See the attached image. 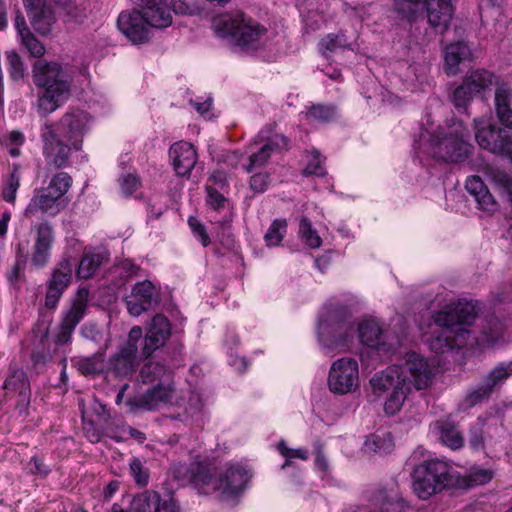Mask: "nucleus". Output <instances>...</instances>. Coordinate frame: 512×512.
<instances>
[{
	"mask_svg": "<svg viewBox=\"0 0 512 512\" xmlns=\"http://www.w3.org/2000/svg\"><path fill=\"white\" fill-rule=\"evenodd\" d=\"M72 177L66 172L55 174L45 188L35 189L24 210V217L32 225L34 235L31 265L44 268L50 260L51 249L55 241L53 225L44 217H55L67 206L64 196L72 186Z\"/></svg>",
	"mask_w": 512,
	"mask_h": 512,
	"instance_id": "1",
	"label": "nucleus"
},
{
	"mask_svg": "<svg viewBox=\"0 0 512 512\" xmlns=\"http://www.w3.org/2000/svg\"><path fill=\"white\" fill-rule=\"evenodd\" d=\"M32 80L39 89L34 107L42 117L56 111L71 95L73 77L68 68L58 62L36 60L32 66Z\"/></svg>",
	"mask_w": 512,
	"mask_h": 512,
	"instance_id": "2",
	"label": "nucleus"
},
{
	"mask_svg": "<svg viewBox=\"0 0 512 512\" xmlns=\"http://www.w3.org/2000/svg\"><path fill=\"white\" fill-rule=\"evenodd\" d=\"M477 302L459 300L451 303L443 310L434 315V322L438 327L443 328V334L432 341V349L436 352H444L445 349L453 347L454 337H463L469 333L465 326L474 323L478 316Z\"/></svg>",
	"mask_w": 512,
	"mask_h": 512,
	"instance_id": "3",
	"label": "nucleus"
},
{
	"mask_svg": "<svg viewBox=\"0 0 512 512\" xmlns=\"http://www.w3.org/2000/svg\"><path fill=\"white\" fill-rule=\"evenodd\" d=\"M354 330V323L346 306L328 303L323 307L318 318L317 334L324 347L347 346Z\"/></svg>",
	"mask_w": 512,
	"mask_h": 512,
	"instance_id": "4",
	"label": "nucleus"
},
{
	"mask_svg": "<svg viewBox=\"0 0 512 512\" xmlns=\"http://www.w3.org/2000/svg\"><path fill=\"white\" fill-rule=\"evenodd\" d=\"M374 396L381 397L388 393L384 404L387 415L393 416L400 411L410 393V383L401 366L392 365L376 372L369 380Z\"/></svg>",
	"mask_w": 512,
	"mask_h": 512,
	"instance_id": "5",
	"label": "nucleus"
},
{
	"mask_svg": "<svg viewBox=\"0 0 512 512\" xmlns=\"http://www.w3.org/2000/svg\"><path fill=\"white\" fill-rule=\"evenodd\" d=\"M212 26L217 36L244 50L255 49L266 33L264 27L246 19L243 13L219 15L213 19Z\"/></svg>",
	"mask_w": 512,
	"mask_h": 512,
	"instance_id": "6",
	"label": "nucleus"
},
{
	"mask_svg": "<svg viewBox=\"0 0 512 512\" xmlns=\"http://www.w3.org/2000/svg\"><path fill=\"white\" fill-rule=\"evenodd\" d=\"M467 136V133L458 130L455 132L438 131L429 135L424 145L415 141L414 148L423 150L432 158L446 163H462L473 150V146L465 140Z\"/></svg>",
	"mask_w": 512,
	"mask_h": 512,
	"instance_id": "7",
	"label": "nucleus"
},
{
	"mask_svg": "<svg viewBox=\"0 0 512 512\" xmlns=\"http://www.w3.org/2000/svg\"><path fill=\"white\" fill-rule=\"evenodd\" d=\"M412 479L414 493L426 500L452 484L451 466L439 459L426 460L414 468Z\"/></svg>",
	"mask_w": 512,
	"mask_h": 512,
	"instance_id": "8",
	"label": "nucleus"
},
{
	"mask_svg": "<svg viewBox=\"0 0 512 512\" xmlns=\"http://www.w3.org/2000/svg\"><path fill=\"white\" fill-rule=\"evenodd\" d=\"M40 137L43 144V155L48 167L54 169L66 168L70 165L72 150L81 149V141L65 140L56 130L54 125L45 122L40 129Z\"/></svg>",
	"mask_w": 512,
	"mask_h": 512,
	"instance_id": "9",
	"label": "nucleus"
},
{
	"mask_svg": "<svg viewBox=\"0 0 512 512\" xmlns=\"http://www.w3.org/2000/svg\"><path fill=\"white\" fill-rule=\"evenodd\" d=\"M478 145L494 154L512 159V133L483 118L473 120Z\"/></svg>",
	"mask_w": 512,
	"mask_h": 512,
	"instance_id": "10",
	"label": "nucleus"
},
{
	"mask_svg": "<svg viewBox=\"0 0 512 512\" xmlns=\"http://www.w3.org/2000/svg\"><path fill=\"white\" fill-rule=\"evenodd\" d=\"M511 376L512 361L498 363L487 373L480 384L469 390L462 406L468 409L488 400L494 392L501 389Z\"/></svg>",
	"mask_w": 512,
	"mask_h": 512,
	"instance_id": "11",
	"label": "nucleus"
},
{
	"mask_svg": "<svg viewBox=\"0 0 512 512\" xmlns=\"http://www.w3.org/2000/svg\"><path fill=\"white\" fill-rule=\"evenodd\" d=\"M358 333L361 343L374 349L383 358H388L397 347L402 345V340L398 335L383 330L380 323L374 319L359 323Z\"/></svg>",
	"mask_w": 512,
	"mask_h": 512,
	"instance_id": "12",
	"label": "nucleus"
},
{
	"mask_svg": "<svg viewBox=\"0 0 512 512\" xmlns=\"http://www.w3.org/2000/svg\"><path fill=\"white\" fill-rule=\"evenodd\" d=\"M401 368L404 370L407 382L410 383V391L412 387L416 390L429 388L437 373L435 359L426 358L415 351L406 353L405 361Z\"/></svg>",
	"mask_w": 512,
	"mask_h": 512,
	"instance_id": "13",
	"label": "nucleus"
},
{
	"mask_svg": "<svg viewBox=\"0 0 512 512\" xmlns=\"http://www.w3.org/2000/svg\"><path fill=\"white\" fill-rule=\"evenodd\" d=\"M328 386L332 393L344 395L354 392L359 386V369L355 359L344 357L331 365Z\"/></svg>",
	"mask_w": 512,
	"mask_h": 512,
	"instance_id": "14",
	"label": "nucleus"
},
{
	"mask_svg": "<svg viewBox=\"0 0 512 512\" xmlns=\"http://www.w3.org/2000/svg\"><path fill=\"white\" fill-rule=\"evenodd\" d=\"M88 291L80 289L70 308L65 312L55 337L57 345H66L70 343L72 334L85 315L88 302Z\"/></svg>",
	"mask_w": 512,
	"mask_h": 512,
	"instance_id": "15",
	"label": "nucleus"
},
{
	"mask_svg": "<svg viewBox=\"0 0 512 512\" xmlns=\"http://www.w3.org/2000/svg\"><path fill=\"white\" fill-rule=\"evenodd\" d=\"M174 385L171 379H164L152 387L148 388L143 394L133 399H129L127 404L131 410L141 409L151 411L162 404L169 403L174 396Z\"/></svg>",
	"mask_w": 512,
	"mask_h": 512,
	"instance_id": "16",
	"label": "nucleus"
},
{
	"mask_svg": "<svg viewBox=\"0 0 512 512\" xmlns=\"http://www.w3.org/2000/svg\"><path fill=\"white\" fill-rule=\"evenodd\" d=\"M73 265L68 259H63L53 269L47 282L45 306L53 309L57 306L64 291L72 282Z\"/></svg>",
	"mask_w": 512,
	"mask_h": 512,
	"instance_id": "17",
	"label": "nucleus"
},
{
	"mask_svg": "<svg viewBox=\"0 0 512 512\" xmlns=\"http://www.w3.org/2000/svg\"><path fill=\"white\" fill-rule=\"evenodd\" d=\"M159 292L155 285L149 280L137 282L131 294L125 297L124 301L128 312L132 316H139L143 312L158 304Z\"/></svg>",
	"mask_w": 512,
	"mask_h": 512,
	"instance_id": "18",
	"label": "nucleus"
},
{
	"mask_svg": "<svg viewBox=\"0 0 512 512\" xmlns=\"http://www.w3.org/2000/svg\"><path fill=\"white\" fill-rule=\"evenodd\" d=\"M170 335L171 324L169 319L163 314L155 315L144 337L140 352L141 357L147 358L151 356L154 351L161 348L166 343Z\"/></svg>",
	"mask_w": 512,
	"mask_h": 512,
	"instance_id": "19",
	"label": "nucleus"
},
{
	"mask_svg": "<svg viewBox=\"0 0 512 512\" xmlns=\"http://www.w3.org/2000/svg\"><path fill=\"white\" fill-rule=\"evenodd\" d=\"M251 476V473L241 465H231L217 478L214 490L226 498L237 496L244 491Z\"/></svg>",
	"mask_w": 512,
	"mask_h": 512,
	"instance_id": "20",
	"label": "nucleus"
},
{
	"mask_svg": "<svg viewBox=\"0 0 512 512\" xmlns=\"http://www.w3.org/2000/svg\"><path fill=\"white\" fill-rule=\"evenodd\" d=\"M119 30L133 43L141 44L149 40V28L140 10L122 12L117 20Z\"/></svg>",
	"mask_w": 512,
	"mask_h": 512,
	"instance_id": "21",
	"label": "nucleus"
},
{
	"mask_svg": "<svg viewBox=\"0 0 512 512\" xmlns=\"http://www.w3.org/2000/svg\"><path fill=\"white\" fill-rule=\"evenodd\" d=\"M89 115L82 110L66 112L58 122L57 132L68 141H81L88 131Z\"/></svg>",
	"mask_w": 512,
	"mask_h": 512,
	"instance_id": "22",
	"label": "nucleus"
},
{
	"mask_svg": "<svg viewBox=\"0 0 512 512\" xmlns=\"http://www.w3.org/2000/svg\"><path fill=\"white\" fill-rule=\"evenodd\" d=\"M139 365L138 352L133 351L131 345H122L107 362V371L119 378L133 375Z\"/></svg>",
	"mask_w": 512,
	"mask_h": 512,
	"instance_id": "23",
	"label": "nucleus"
},
{
	"mask_svg": "<svg viewBox=\"0 0 512 512\" xmlns=\"http://www.w3.org/2000/svg\"><path fill=\"white\" fill-rule=\"evenodd\" d=\"M140 9L150 27L162 29L172 24L168 0H142Z\"/></svg>",
	"mask_w": 512,
	"mask_h": 512,
	"instance_id": "24",
	"label": "nucleus"
},
{
	"mask_svg": "<svg viewBox=\"0 0 512 512\" xmlns=\"http://www.w3.org/2000/svg\"><path fill=\"white\" fill-rule=\"evenodd\" d=\"M25 8L30 11V23L41 35L50 33L55 16L52 9L43 0H23Z\"/></svg>",
	"mask_w": 512,
	"mask_h": 512,
	"instance_id": "25",
	"label": "nucleus"
},
{
	"mask_svg": "<svg viewBox=\"0 0 512 512\" xmlns=\"http://www.w3.org/2000/svg\"><path fill=\"white\" fill-rule=\"evenodd\" d=\"M170 157L178 176H189L197 161V153L191 143L180 141L170 148Z\"/></svg>",
	"mask_w": 512,
	"mask_h": 512,
	"instance_id": "26",
	"label": "nucleus"
},
{
	"mask_svg": "<svg viewBox=\"0 0 512 512\" xmlns=\"http://www.w3.org/2000/svg\"><path fill=\"white\" fill-rule=\"evenodd\" d=\"M430 27L439 34H443L449 28L453 16L451 0L431 1L425 8Z\"/></svg>",
	"mask_w": 512,
	"mask_h": 512,
	"instance_id": "27",
	"label": "nucleus"
},
{
	"mask_svg": "<svg viewBox=\"0 0 512 512\" xmlns=\"http://www.w3.org/2000/svg\"><path fill=\"white\" fill-rule=\"evenodd\" d=\"M512 88L508 83H496L494 95V109L501 125L512 129Z\"/></svg>",
	"mask_w": 512,
	"mask_h": 512,
	"instance_id": "28",
	"label": "nucleus"
},
{
	"mask_svg": "<svg viewBox=\"0 0 512 512\" xmlns=\"http://www.w3.org/2000/svg\"><path fill=\"white\" fill-rule=\"evenodd\" d=\"M288 138L284 135L275 134L268 138L267 142L258 150L249 156V163L244 168L250 173L255 168L263 167L269 161L272 152L287 148Z\"/></svg>",
	"mask_w": 512,
	"mask_h": 512,
	"instance_id": "29",
	"label": "nucleus"
},
{
	"mask_svg": "<svg viewBox=\"0 0 512 512\" xmlns=\"http://www.w3.org/2000/svg\"><path fill=\"white\" fill-rule=\"evenodd\" d=\"M465 188L474 198L477 207L492 213L498 209V203L479 176H471L466 180Z\"/></svg>",
	"mask_w": 512,
	"mask_h": 512,
	"instance_id": "30",
	"label": "nucleus"
},
{
	"mask_svg": "<svg viewBox=\"0 0 512 512\" xmlns=\"http://www.w3.org/2000/svg\"><path fill=\"white\" fill-rule=\"evenodd\" d=\"M472 52L467 43L458 41L449 44L445 48V70L449 75H455L458 72V67L462 62L470 60Z\"/></svg>",
	"mask_w": 512,
	"mask_h": 512,
	"instance_id": "31",
	"label": "nucleus"
},
{
	"mask_svg": "<svg viewBox=\"0 0 512 512\" xmlns=\"http://www.w3.org/2000/svg\"><path fill=\"white\" fill-rule=\"evenodd\" d=\"M507 340V326L504 321L491 317L486 320L478 341L486 346L502 344Z\"/></svg>",
	"mask_w": 512,
	"mask_h": 512,
	"instance_id": "32",
	"label": "nucleus"
},
{
	"mask_svg": "<svg viewBox=\"0 0 512 512\" xmlns=\"http://www.w3.org/2000/svg\"><path fill=\"white\" fill-rule=\"evenodd\" d=\"M372 505V512H410L409 506L395 493H389L387 490L377 491L373 496Z\"/></svg>",
	"mask_w": 512,
	"mask_h": 512,
	"instance_id": "33",
	"label": "nucleus"
},
{
	"mask_svg": "<svg viewBox=\"0 0 512 512\" xmlns=\"http://www.w3.org/2000/svg\"><path fill=\"white\" fill-rule=\"evenodd\" d=\"M4 389L9 392H17L21 402H28L30 397V385L26 373L21 369L11 370L6 378Z\"/></svg>",
	"mask_w": 512,
	"mask_h": 512,
	"instance_id": "34",
	"label": "nucleus"
},
{
	"mask_svg": "<svg viewBox=\"0 0 512 512\" xmlns=\"http://www.w3.org/2000/svg\"><path fill=\"white\" fill-rule=\"evenodd\" d=\"M190 474V481L199 488L211 486L214 490L217 479L214 478L211 465L204 463H192L187 470Z\"/></svg>",
	"mask_w": 512,
	"mask_h": 512,
	"instance_id": "35",
	"label": "nucleus"
},
{
	"mask_svg": "<svg viewBox=\"0 0 512 512\" xmlns=\"http://www.w3.org/2000/svg\"><path fill=\"white\" fill-rule=\"evenodd\" d=\"M78 371L85 376H95L105 370L104 352H96L88 357H80L74 360Z\"/></svg>",
	"mask_w": 512,
	"mask_h": 512,
	"instance_id": "36",
	"label": "nucleus"
},
{
	"mask_svg": "<svg viewBox=\"0 0 512 512\" xmlns=\"http://www.w3.org/2000/svg\"><path fill=\"white\" fill-rule=\"evenodd\" d=\"M394 443L388 432L374 433L367 436L364 442L365 452L387 454L393 450Z\"/></svg>",
	"mask_w": 512,
	"mask_h": 512,
	"instance_id": "37",
	"label": "nucleus"
},
{
	"mask_svg": "<svg viewBox=\"0 0 512 512\" xmlns=\"http://www.w3.org/2000/svg\"><path fill=\"white\" fill-rule=\"evenodd\" d=\"M350 43L346 35L342 32L328 34L323 37L319 43V51L325 56L336 53L339 50L350 49Z\"/></svg>",
	"mask_w": 512,
	"mask_h": 512,
	"instance_id": "38",
	"label": "nucleus"
},
{
	"mask_svg": "<svg viewBox=\"0 0 512 512\" xmlns=\"http://www.w3.org/2000/svg\"><path fill=\"white\" fill-rule=\"evenodd\" d=\"M131 508L135 512H156L159 508V494L146 490L134 496Z\"/></svg>",
	"mask_w": 512,
	"mask_h": 512,
	"instance_id": "39",
	"label": "nucleus"
},
{
	"mask_svg": "<svg viewBox=\"0 0 512 512\" xmlns=\"http://www.w3.org/2000/svg\"><path fill=\"white\" fill-rule=\"evenodd\" d=\"M495 80L494 73L484 69L476 70L465 78L476 95L490 88L494 83L496 84Z\"/></svg>",
	"mask_w": 512,
	"mask_h": 512,
	"instance_id": "40",
	"label": "nucleus"
},
{
	"mask_svg": "<svg viewBox=\"0 0 512 512\" xmlns=\"http://www.w3.org/2000/svg\"><path fill=\"white\" fill-rule=\"evenodd\" d=\"M104 256L100 253H86L80 260L76 274L81 279H89L103 263Z\"/></svg>",
	"mask_w": 512,
	"mask_h": 512,
	"instance_id": "41",
	"label": "nucleus"
},
{
	"mask_svg": "<svg viewBox=\"0 0 512 512\" xmlns=\"http://www.w3.org/2000/svg\"><path fill=\"white\" fill-rule=\"evenodd\" d=\"M140 378L144 384L171 379L166 367L158 362L146 363L140 370Z\"/></svg>",
	"mask_w": 512,
	"mask_h": 512,
	"instance_id": "42",
	"label": "nucleus"
},
{
	"mask_svg": "<svg viewBox=\"0 0 512 512\" xmlns=\"http://www.w3.org/2000/svg\"><path fill=\"white\" fill-rule=\"evenodd\" d=\"M287 232V221L285 219H275L266 234L264 235V241L268 247H276L283 240Z\"/></svg>",
	"mask_w": 512,
	"mask_h": 512,
	"instance_id": "43",
	"label": "nucleus"
},
{
	"mask_svg": "<svg viewBox=\"0 0 512 512\" xmlns=\"http://www.w3.org/2000/svg\"><path fill=\"white\" fill-rule=\"evenodd\" d=\"M440 438L443 444L452 449H459L463 446L461 433L449 422L440 424Z\"/></svg>",
	"mask_w": 512,
	"mask_h": 512,
	"instance_id": "44",
	"label": "nucleus"
},
{
	"mask_svg": "<svg viewBox=\"0 0 512 512\" xmlns=\"http://www.w3.org/2000/svg\"><path fill=\"white\" fill-rule=\"evenodd\" d=\"M336 116V108L333 105L315 104L306 112L307 119L316 122H330Z\"/></svg>",
	"mask_w": 512,
	"mask_h": 512,
	"instance_id": "45",
	"label": "nucleus"
},
{
	"mask_svg": "<svg viewBox=\"0 0 512 512\" xmlns=\"http://www.w3.org/2000/svg\"><path fill=\"white\" fill-rule=\"evenodd\" d=\"M475 95L471 86L464 79L462 84L455 88L452 95V102L459 111L466 110Z\"/></svg>",
	"mask_w": 512,
	"mask_h": 512,
	"instance_id": "46",
	"label": "nucleus"
},
{
	"mask_svg": "<svg viewBox=\"0 0 512 512\" xmlns=\"http://www.w3.org/2000/svg\"><path fill=\"white\" fill-rule=\"evenodd\" d=\"M299 233L303 241L310 248L320 247L322 241L317 231L313 229L311 221L307 217H301L299 223Z\"/></svg>",
	"mask_w": 512,
	"mask_h": 512,
	"instance_id": "47",
	"label": "nucleus"
},
{
	"mask_svg": "<svg viewBox=\"0 0 512 512\" xmlns=\"http://www.w3.org/2000/svg\"><path fill=\"white\" fill-rule=\"evenodd\" d=\"M6 59H7V63H8V70H9L10 78L13 81H19V80L23 79V77L25 75V68H24L23 61H22L21 57L19 56V54L14 50L8 51V52H6Z\"/></svg>",
	"mask_w": 512,
	"mask_h": 512,
	"instance_id": "48",
	"label": "nucleus"
},
{
	"mask_svg": "<svg viewBox=\"0 0 512 512\" xmlns=\"http://www.w3.org/2000/svg\"><path fill=\"white\" fill-rule=\"evenodd\" d=\"M130 473L137 485L146 486L148 484L149 472L140 459L134 458L130 462Z\"/></svg>",
	"mask_w": 512,
	"mask_h": 512,
	"instance_id": "49",
	"label": "nucleus"
},
{
	"mask_svg": "<svg viewBox=\"0 0 512 512\" xmlns=\"http://www.w3.org/2000/svg\"><path fill=\"white\" fill-rule=\"evenodd\" d=\"M21 42L32 57L40 58L46 52L45 46L31 32L21 37Z\"/></svg>",
	"mask_w": 512,
	"mask_h": 512,
	"instance_id": "50",
	"label": "nucleus"
},
{
	"mask_svg": "<svg viewBox=\"0 0 512 512\" xmlns=\"http://www.w3.org/2000/svg\"><path fill=\"white\" fill-rule=\"evenodd\" d=\"M119 185L123 195H132L140 186V179L136 174L127 173L119 178Z\"/></svg>",
	"mask_w": 512,
	"mask_h": 512,
	"instance_id": "51",
	"label": "nucleus"
},
{
	"mask_svg": "<svg viewBox=\"0 0 512 512\" xmlns=\"http://www.w3.org/2000/svg\"><path fill=\"white\" fill-rule=\"evenodd\" d=\"M20 186V177L15 169L8 179L7 186L2 191V197L5 201L9 203H14L16 199V192Z\"/></svg>",
	"mask_w": 512,
	"mask_h": 512,
	"instance_id": "52",
	"label": "nucleus"
},
{
	"mask_svg": "<svg viewBox=\"0 0 512 512\" xmlns=\"http://www.w3.org/2000/svg\"><path fill=\"white\" fill-rule=\"evenodd\" d=\"M205 405V401L203 399V396L200 392L192 391L189 399L188 404L186 407V412L191 416L194 417L197 414L201 413Z\"/></svg>",
	"mask_w": 512,
	"mask_h": 512,
	"instance_id": "53",
	"label": "nucleus"
},
{
	"mask_svg": "<svg viewBox=\"0 0 512 512\" xmlns=\"http://www.w3.org/2000/svg\"><path fill=\"white\" fill-rule=\"evenodd\" d=\"M279 451L282 456L286 458L285 463L282 465V469H285L291 464V459L300 458L302 460L308 459V452L306 449L292 450L285 446L284 443L279 444Z\"/></svg>",
	"mask_w": 512,
	"mask_h": 512,
	"instance_id": "54",
	"label": "nucleus"
},
{
	"mask_svg": "<svg viewBox=\"0 0 512 512\" xmlns=\"http://www.w3.org/2000/svg\"><path fill=\"white\" fill-rule=\"evenodd\" d=\"M188 224L196 238H198L204 247L210 244V238L206 232L204 225L196 218L189 217Z\"/></svg>",
	"mask_w": 512,
	"mask_h": 512,
	"instance_id": "55",
	"label": "nucleus"
},
{
	"mask_svg": "<svg viewBox=\"0 0 512 512\" xmlns=\"http://www.w3.org/2000/svg\"><path fill=\"white\" fill-rule=\"evenodd\" d=\"M305 175H315V176H325L326 170L322 165V161L320 159V154L318 151L313 152L312 159L307 164L306 168L304 169Z\"/></svg>",
	"mask_w": 512,
	"mask_h": 512,
	"instance_id": "56",
	"label": "nucleus"
},
{
	"mask_svg": "<svg viewBox=\"0 0 512 512\" xmlns=\"http://www.w3.org/2000/svg\"><path fill=\"white\" fill-rule=\"evenodd\" d=\"M493 478V472L489 469L473 468L469 474V480L473 485H483Z\"/></svg>",
	"mask_w": 512,
	"mask_h": 512,
	"instance_id": "57",
	"label": "nucleus"
},
{
	"mask_svg": "<svg viewBox=\"0 0 512 512\" xmlns=\"http://www.w3.org/2000/svg\"><path fill=\"white\" fill-rule=\"evenodd\" d=\"M61 7L70 19L78 20L82 16L81 10L75 5L74 0H53Z\"/></svg>",
	"mask_w": 512,
	"mask_h": 512,
	"instance_id": "58",
	"label": "nucleus"
},
{
	"mask_svg": "<svg viewBox=\"0 0 512 512\" xmlns=\"http://www.w3.org/2000/svg\"><path fill=\"white\" fill-rule=\"evenodd\" d=\"M207 203L214 209H220L224 206L226 198L218 192L217 189L207 185Z\"/></svg>",
	"mask_w": 512,
	"mask_h": 512,
	"instance_id": "59",
	"label": "nucleus"
},
{
	"mask_svg": "<svg viewBox=\"0 0 512 512\" xmlns=\"http://www.w3.org/2000/svg\"><path fill=\"white\" fill-rule=\"evenodd\" d=\"M269 185V175L267 173L254 174L250 179V188L257 193L264 192Z\"/></svg>",
	"mask_w": 512,
	"mask_h": 512,
	"instance_id": "60",
	"label": "nucleus"
},
{
	"mask_svg": "<svg viewBox=\"0 0 512 512\" xmlns=\"http://www.w3.org/2000/svg\"><path fill=\"white\" fill-rule=\"evenodd\" d=\"M27 263V256L22 254L16 259L15 265L8 274V279L11 283L16 282L19 279L20 272L24 269Z\"/></svg>",
	"mask_w": 512,
	"mask_h": 512,
	"instance_id": "61",
	"label": "nucleus"
},
{
	"mask_svg": "<svg viewBox=\"0 0 512 512\" xmlns=\"http://www.w3.org/2000/svg\"><path fill=\"white\" fill-rule=\"evenodd\" d=\"M81 335L91 341L97 342L101 338V333L95 324H85L81 327Z\"/></svg>",
	"mask_w": 512,
	"mask_h": 512,
	"instance_id": "62",
	"label": "nucleus"
},
{
	"mask_svg": "<svg viewBox=\"0 0 512 512\" xmlns=\"http://www.w3.org/2000/svg\"><path fill=\"white\" fill-rule=\"evenodd\" d=\"M142 337V329L139 326H134L129 334L128 339L123 345H131L133 348V351L138 352V341Z\"/></svg>",
	"mask_w": 512,
	"mask_h": 512,
	"instance_id": "63",
	"label": "nucleus"
},
{
	"mask_svg": "<svg viewBox=\"0 0 512 512\" xmlns=\"http://www.w3.org/2000/svg\"><path fill=\"white\" fill-rule=\"evenodd\" d=\"M84 433L91 443H97L101 439V433L94 427L93 423L84 426Z\"/></svg>",
	"mask_w": 512,
	"mask_h": 512,
	"instance_id": "64",
	"label": "nucleus"
}]
</instances>
